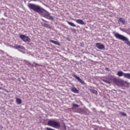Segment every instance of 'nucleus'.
<instances>
[{
	"instance_id": "nucleus-4",
	"label": "nucleus",
	"mask_w": 130,
	"mask_h": 130,
	"mask_svg": "<svg viewBox=\"0 0 130 130\" xmlns=\"http://www.w3.org/2000/svg\"><path fill=\"white\" fill-rule=\"evenodd\" d=\"M109 80H111L112 81L113 84L116 85V86H118L119 87L123 86L124 83L123 81L120 80L119 79L116 77H113L112 78H110Z\"/></svg>"
},
{
	"instance_id": "nucleus-15",
	"label": "nucleus",
	"mask_w": 130,
	"mask_h": 130,
	"mask_svg": "<svg viewBox=\"0 0 130 130\" xmlns=\"http://www.w3.org/2000/svg\"><path fill=\"white\" fill-rule=\"evenodd\" d=\"M15 48H20L21 49H24V47L21 46L20 45H15L14 46Z\"/></svg>"
},
{
	"instance_id": "nucleus-5",
	"label": "nucleus",
	"mask_w": 130,
	"mask_h": 130,
	"mask_svg": "<svg viewBox=\"0 0 130 130\" xmlns=\"http://www.w3.org/2000/svg\"><path fill=\"white\" fill-rule=\"evenodd\" d=\"M19 37L20 39H22V40H23V41H24V42H30L31 40L30 39V38H29V37L27 36H25L24 35H20L19 36Z\"/></svg>"
},
{
	"instance_id": "nucleus-13",
	"label": "nucleus",
	"mask_w": 130,
	"mask_h": 130,
	"mask_svg": "<svg viewBox=\"0 0 130 130\" xmlns=\"http://www.w3.org/2000/svg\"><path fill=\"white\" fill-rule=\"evenodd\" d=\"M124 78H126V79H129L130 80V74L129 73H124Z\"/></svg>"
},
{
	"instance_id": "nucleus-12",
	"label": "nucleus",
	"mask_w": 130,
	"mask_h": 130,
	"mask_svg": "<svg viewBox=\"0 0 130 130\" xmlns=\"http://www.w3.org/2000/svg\"><path fill=\"white\" fill-rule=\"evenodd\" d=\"M68 24H69V25H70V26H71L72 27H77V25H76V24H75V23H73V22H71L69 21H67Z\"/></svg>"
},
{
	"instance_id": "nucleus-26",
	"label": "nucleus",
	"mask_w": 130,
	"mask_h": 130,
	"mask_svg": "<svg viewBox=\"0 0 130 130\" xmlns=\"http://www.w3.org/2000/svg\"><path fill=\"white\" fill-rule=\"evenodd\" d=\"M49 17H47V19H48Z\"/></svg>"
},
{
	"instance_id": "nucleus-20",
	"label": "nucleus",
	"mask_w": 130,
	"mask_h": 130,
	"mask_svg": "<svg viewBox=\"0 0 130 130\" xmlns=\"http://www.w3.org/2000/svg\"><path fill=\"white\" fill-rule=\"evenodd\" d=\"M120 114L122 115V116H126V113L124 112H120Z\"/></svg>"
},
{
	"instance_id": "nucleus-2",
	"label": "nucleus",
	"mask_w": 130,
	"mask_h": 130,
	"mask_svg": "<svg viewBox=\"0 0 130 130\" xmlns=\"http://www.w3.org/2000/svg\"><path fill=\"white\" fill-rule=\"evenodd\" d=\"M114 36L115 38H117V39H119L120 40H122V41H125V43H126L127 45H128L129 46H130V41H128V39H127V38L118 33L115 34Z\"/></svg>"
},
{
	"instance_id": "nucleus-23",
	"label": "nucleus",
	"mask_w": 130,
	"mask_h": 130,
	"mask_svg": "<svg viewBox=\"0 0 130 130\" xmlns=\"http://www.w3.org/2000/svg\"><path fill=\"white\" fill-rule=\"evenodd\" d=\"M42 21H44V22H46L47 23V21L46 20H45L44 19H42Z\"/></svg>"
},
{
	"instance_id": "nucleus-10",
	"label": "nucleus",
	"mask_w": 130,
	"mask_h": 130,
	"mask_svg": "<svg viewBox=\"0 0 130 130\" xmlns=\"http://www.w3.org/2000/svg\"><path fill=\"white\" fill-rule=\"evenodd\" d=\"M50 42H51V43H53L54 44H55V45H60V43H59V42L53 41L52 40H50Z\"/></svg>"
},
{
	"instance_id": "nucleus-24",
	"label": "nucleus",
	"mask_w": 130,
	"mask_h": 130,
	"mask_svg": "<svg viewBox=\"0 0 130 130\" xmlns=\"http://www.w3.org/2000/svg\"><path fill=\"white\" fill-rule=\"evenodd\" d=\"M2 89H3V88L0 87V90H2Z\"/></svg>"
},
{
	"instance_id": "nucleus-19",
	"label": "nucleus",
	"mask_w": 130,
	"mask_h": 130,
	"mask_svg": "<svg viewBox=\"0 0 130 130\" xmlns=\"http://www.w3.org/2000/svg\"><path fill=\"white\" fill-rule=\"evenodd\" d=\"M90 92L91 93H92L93 94H98V93L96 90H94V89H91Z\"/></svg>"
},
{
	"instance_id": "nucleus-7",
	"label": "nucleus",
	"mask_w": 130,
	"mask_h": 130,
	"mask_svg": "<svg viewBox=\"0 0 130 130\" xmlns=\"http://www.w3.org/2000/svg\"><path fill=\"white\" fill-rule=\"evenodd\" d=\"M73 21H75L77 24H80V25H86V23L83 21L82 19H73Z\"/></svg>"
},
{
	"instance_id": "nucleus-25",
	"label": "nucleus",
	"mask_w": 130,
	"mask_h": 130,
	"mask_svg": "<svg viewBox=\"0 0 130 130\" xmlns=\"http://www.w3.org/2000/svg\"><path fill=\"white\" fill-rule=\"evenodd\" d=\"M106 70H108V68H106Z\"/></svg>"
},
{
	"instance_id": "nucleus-14",
	"label": "nucleus",
	"mask_w": 130,
	"mask_h": 130,
	"mask_svg": "<svg viewBox=\"0 0 130 130\" xmlns=\"http://www.w3.org/2000/svg\"><path fill=\"white\" fill-rule=\"evenodd\" d=\"M16 101L17 104H21V103H22V100H21V99L16 98Z\"/></svg>"
},
{
	"instance_id": "nucleus-9",
	"label": "nucleus",
	"mask_w": 130,
	"mask_h": 130,
	"mask_svg": "<svg viewBox=\"0 0 130 130\" xmlns=\"http://www.w3.org/2000/svg\"><path fill=\"white\" fill-rule=\"evenodd\" d=\"M71 91L72 92H73V93H75L76 94L79 93V90L77 89L76 87L71 88Z\"/></svg>"
},
{
	"instance_id": "nucleus-21",
	"label": "nucleus",
	"mask_w": 130,
	"mask_h": 130,
	"mask_svg": "<svg viewBox=\"0 0 130 130\" xmlns=\"http://www.w3.org/2000/svg\"><path fill=\"white\" fill-rule=\"evenodd\" d=\"M42 26H43V27H48V24H47V23H44L42 24Z\"/></svg>"
},
{
	"instance_id": "nucleus-18",
	"label": "nucleus",
	"mask_w": 130,
	"mask_h": 130,
	"mask_svg": "<svg viewBox=\"0 0 130 130\" xmlns=\"http://www.w3.org/2000/svg\"><path fill=\"white\" fill-rule=\"evenodd\" d=\"M79 105L76 104H73L72 105V108H77L79 107Z\"/></svg>"
},
{
	"instance_id": "nucleus-17",
	"label": "nucleus",
	"mask_w": 130,
	"mask_h": 130,
	"mask_svg": "<svg viewBox=\"0 0 130 130\" xmlns=\"http://www.w3.org/2000/svg\"><path fill=\"white\" fill-rule=\"evenodd\" d=\"M102 81H103V82H105V83H106L107 84H111V82H110V81H108L104 79H102Z\"/></svg>"
},
{
	"instance_id": "nucleus-6",
	"label": "nucleus",
	"mask_w": 130,
	"mask_h": 130,
	"mask_svg": "<svg viewBox=\"0 0 130 130\" xmlns=\"http://www.w3.org/2000/svg\"><path fill=\"white\" fill-rule=\"evenodd\" d=\"M73 77H74L75 79H76L79 82L82 84V85H85L86 83H85V81L84 80H81L78 76H77L76 74H73Z\"/></svg>"
},
{
	"instance_id": "nucleus-1",
	"label": "nucleus",
	"mask_w": 130,
	"mask_h": 130,
	"mask_svg": "<svg viewBox=\"0 0 130 130\" xmlns=\"http://www.w3.org/2000/svg\"><path fill=\"white\" fill-rule=\"evenodd\" d=\"M28 7L30 11H34L36 13L38 14H47V16H48V13L43 8L40 7L39 5H36L33 4H29L28 5Z\"/></svg>"
},
{
	"instance_id": "nucleus-22",
	"label": "nucleus",
	"mask_w": 130,
	"mask_h": 130,
	"mask_svg": "<svg viewBox=\"0 0 130 130\" xmlns=\"http://www.w3.org/2000/svg\"><path fill=\"white\" fill-rule=\"evenodd\" d=\"M46 129H47V130H55L54 129H53V128H51L48 127H46Z\"/></svg>"
},
{
	"instance_id": "nucleus-11",
	"label": "nucleus",
	"mask_w": 130,
	"mask_h": 130,
	"mask_svg": "<svg viewBox=\"0 0 130 130\" xmlns=\"http://www.w3.org/2000/svg\"><path fill=\"white\" fill-rule=\"evenodd\" d=\"M117 75L118 77H122V76H124V73L122 71H119L117 72Z\"/></svg>"
},
{
	"instance_id": "nucleus-16",
	"label": "nucleus",
	"mask_w": 130,
	"mask_h": 130,
	"mask_svg": "<svg viewBox=\"0 0 130 130\" xmlns=\"http://www.w3.org/2000/svg\"><path fill=\"white\" fill-rule=\"evenodd\" d=\"M119 21L121 22V23H122V24H125V20H124L123 18H120L119 19Z\"/></svg>"
},
{
	"instance_id": "nucleus-3",
	"label": "nucleus",
	"mask_w": 130,
	"mask_h": 130,
	"mask_svg": "<svg viewBox=\"0 0 130 130\" xmlns=\"http://www.w3.org/2000/svg\"><path fill=\"white\" fill-rule=\"evenodd\" d=\"M47 125L49 126H52V127H54V128H60V123L59 122H57L55 120H49L47 122Z\"/></svg>"
},
{
	"instance_id": "nucleus-8",
	"label": "nucleus",
	"mask_w": 130,
	"mask_h": 130,
	"mask_svg": "<svg viewBox=\"0 0 130 130\" xmlns=\"http://www.w3.org/2000/svg\"><path fill=\"white\" fill-rule=\"evenodd\" d=\"M96 46L99 49H105V47L104 46V45L100 43H96Z\"/></svg>"
}]
</instances>
